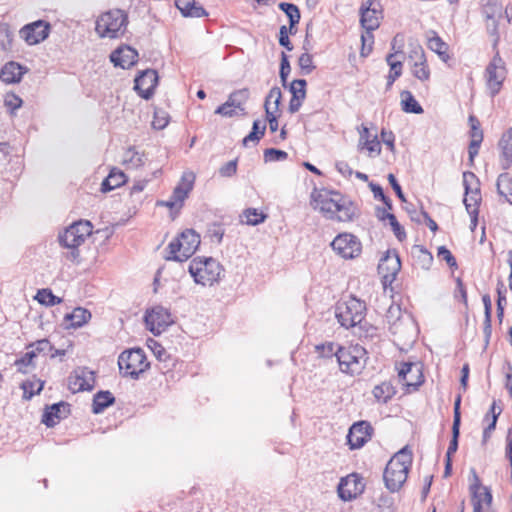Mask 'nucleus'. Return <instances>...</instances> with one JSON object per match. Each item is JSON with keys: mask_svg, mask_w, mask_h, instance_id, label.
<instances>
[{"mask_svg": "<svg viewBox=\"0 0 512 512\" xmlns=\"http://www.w3.org/2000/svg\"><path fill=\"white\" fill-rule=\"evenodd\" d=\"M311 205L326 219L337 222L352 221L357 214V207L351 200L332 190L314 189Z\"/></svg>", "mask_w": 512, "mask_h": 512, "instance_id": "1", "label": "nucleus"}, {"mask_svg": "<svg viewBox=\"0 0 512 512\" xmlns=\"http://www.w3.org/2000/svg\"><path fill=\"white\" fill-rule=\"evenodd\" d=\"M412 464V453L405 447L398 451L387 463L383 479L386 488L394 493L401 489L407 480Z\"/></svg>", "mask_w": 512, "mask_h": 512, "instance_id": "2", "label": "nucleus"}, {"mask_svg": "<svg viewBox=\"0 0 512 512\" xmlns=\"http://www.w3.org/2000/svg\"><path fill=\"white\" fill-rule=\"evenodd\" d=\"M128 23V15L125 11L111 9L98 16L95 31L100 38L117 39L124 35Z\"/></svg>", "mask_w": 512, "mask_h": 512, "instance_id": "3", "label": "nucleus"}, {"mask_svg": "<svg viewBox=\"0 0 512 512\" xmlns=\"http://www.w3.org/2000/svg\"><path fill=\"white\" fill-rule=\"evenodd\" d=\"M336 358L343 373L358 375L366 365L367 351L359 344L338 346Z\"/></svg>", "mask_w": 512, "mask_h": 512, "instance_id": "4", "label": "nucleus"}, {"mask_svg": "<svg viewBox=\"0 0 512 512\" xmlns=\"http://www.w3.org/2000/svg\"><path fill=\"white\" fill-rule=\"evenodd\" d=\"M93 226L88 220H79L67 227L63 233L59 234L60 244L71 249L70 258L76 260L79 257L77 248L84 243L86 238L92 234Z\"/></svg>", "mask_w": 512, "mask_h": 512, "instance_id": "5", "label": "nucleus"}, {"mask_svg": "<svg viewBox=\"0 0 512 512\" xmlns=\"http://www.w3.org/2000/svg\"><path fill=\"white\" fill-rule=\"evenodd\" d=\"M222 271L221 264L213 258H194L189 264V273L195 283L202 286H211L218 282Z\"/></svg>", "mask_w": 512, "mask_h": 512, "instance_id": "6", "label": "nucleus"}, {"mask_svg": "<svg viewBox=\"0 0 512 512\" xmlns=\"http://www.w3.org/2000/svg\"><path fill=\"white\" fill-rule=\"evenodd\" d=\"M365 303L355 297L340 301L335 307V316L340 325L346 329L360 325L365 318Z\"/></svg>", "mask_w": 512, "mask_h": 512, "instance_id": "7", "label": "nucleus"}, {"mask_svg": "<svg viewBox=\"0 0 512 512\" xmlns=\"http://www.w3.org/2000/svg\"><path fill=\"white\" fill-rule=\"evenodd\" d=\"M200 244V236L191 229H187L180 236L171 241L167 247V260L185 261L190 258Z\"/></svg>", "mask_w": 512, "mask_h": 512, "instance_id": "8", "label": "nucleus"}, {"mask_svg": "<svg viewBox=\"0 0 512 512\" xmlns=\"http://www.w3.org/2000/svg\"><path fill=\"white\" fill-rule=\"evenodd\" d=\"M118 366L124 376L136 379L148 369L149 362H147L146 355L141 348H134L120 354Z\"/></svg>", "mask_w": 512, "mask_h": 512, "instance_id": "9", "label": "nucleus"}, {"mask_svg": "<svg viewBox=\"0 0 512 512\" xmlns=\"http://www.w3.org/2000/svg\"><path fill=\"white\" fill-rule=\"evenodd\" d=\"M391 333L399 340L414 336V323L409 315H403L399 306H390L386 315Z\"/></svg>", "mask_w": 512, "mask_h": 512, "instance_id": "10", "label": "nucleus"}, {"mask_svg": "<svg viewBox=\"0 0 512 512\" xmlns=\"http://www.w3.org/2000/svg\"><path fill=\"white\" fill-rule=\"evenodd\" d=\"M333 250L344 259H354L361 254L362 245L358 238L350 233L339 234L332 241Z\"/></svg>", "mask_w": 512, "mask_h": 512, "instance_id": "11", "label": "nucleus"}, {"mask_svg": "<svg viewBox=\"0 0 512 512\" xmlns=\"http://www.w3.org/2000/svg\"><path fill=\"white\" fill-rule=\"evenodd\" d=\"M485 77L491 95L495 96L500 91L506 77L505 63L499 53H496L486 67Z\"/></svg>", "mask_w": 512, "mask_h": 512, "instance_id": "12", "label": "nucleus"}, {"mask_svg": "<svg viewBox=\"0 0 512 512\" xmlns=\"http://www.w3.org/2000/svg\"><path fill=\"white\" fill-rule=\"evenodd\" d=\"M463 185L465 188L464 204L469 214H475L478 211L480 201L479 180L473 172L463 173Z\"/></svg>", "mask_w": 512, "mask_h": 512, "instance_id": "13", "label": "nucleus"}, {"mask_svg": "<svg viewBox=\"0 0 512 512\" xmlns=\"http://www.w3.org/2000/svg\"><path fill=\"white\" fill-rule=\"evenodd\" d=\"M147 328L154 334L160 335L166 328L173 323L171 314L163 307L157 306L147 311L145 315Z\"/></svg>", "mask_w": 512, "mask_h": 512, "instance_id": "14", "label": "nucleus"}, {"mask_svg": "<svg viewBox=\"0 0 512 512\" xmlns=\"http://www.w3.org/2000/svg\"><path fill=\"white\" fill-rule=\"evenodd\" d=\"M50 33V24L44 20H37L23 26L20 31V37L28 45H36L44 41Z\"/></svg>", "mask_w": 512, "mask_h": 512, "instance_id": "15", "label": "nucleus"}, {"mask_svg": "<svg viewBox=\"0 0 512 512\" xmlns=\"http://www.w3.org/2000/svg\"><path fill=\"white\" fill-rule=\"evenodd\" d=\"M361 24L367 32H372L380 25L382 11L376 0H367L360 8Z\"/></svg>", "mask_w": 512, "mask_h": 512, "instance_id": "16", "label": "nucleus"}, {"mask_svg": "<svg viewBox=\"0 0 512 512\" xmlns=\"http://www.w3.org/2000/svg\"><path fill=\"white\" fill-rule=\"evenodd\" d=\"M473 480L474 482L470 486L473 512H484L492 503V494L486 486L481 485L475 472H473Z\"/></svg>", "mask_w": 512, "mask_h": 512, "instance_id": "17", "label": "nucleus"}, {"mask_svg": "<svg viewBox=\"0 0 512 512\" xmlns=\"http://www.w3.org/2000/svg\"><path fill=\"white\" fill-rule=\"evenodd\" d=\"M363 490L364 484L362 479L356 473L342 478L337 488L339 497L344 501H350L356 498Z\"/></svg>", "mask_w": 512, "mask_h": 512, "instance_id": "18", "label": "nucleus"}, {"mask_svg": "<svg viewBox=\"0 0 512 512\" xmlns=\"http://www.w3.org/2000/svg\"><path fill=\"white\" fill-rule=\"evenodd\" d=\"M399 379L407 387L416 389L423 381L422 366L420 363L404 362L398 371Z\"/></svg>", "mask_w": 512, "mask_h": 512, "instance_id": "19", "label": "nucleus"}, {"mask_svg": "<svg viewBox=\"0 0 512 512\" xmlns=\"http://www.w3.org/2000/svg\"><path fill=\"white\" fill-rule=\"evenodd\" d=\"M68 385L73 393L92 390L95 385L94 372L87 368H78L70 375Z\"/></svg>", "mask_w": 512, "mask_h": 512, "instance_id": "20", "label": "nucleus"}, {"mask_svg": "<svg viewBox=\"0 0 512 512\" xmlns=\"http://www.w3.org/2000/svg\"><path fill=\"white\" fill-rule=\"evenodd\" d=\"M401 269V262L398 253L388 250L380 259L378 272L385 281L392 282Z\"/></svg>", "mask_w": 512, "mask_h": 512, "instance_id": "21", "label": "nucleus"}, {"mask_svg": "<svg viewBox=\"0 0 512 512\" xmlns=\"http://www.w3.org/2000/svg\"><path fill=\"white\" fill-rule=\"evenodd\" d=\"M158 84V75L155 70L147 69L135 79L134 89L143 99H150Z\"/></svg>", "mask_w": 512, "mask_h": 512, "instance_id": "22", "label": "nucleus"}, {"mask_svg": "<svg viewBox=\"0 0 512 512\" xmlns=\"http://www.w3.org/2000/svg\"><path fill=\"white\" fill-rule=\"evenodd\" d=\"M372 427L366 421L354 423L347 435L348 444L351 449L362 447L371 436Z\"/></svg>", "mask_w": 512, "mask_h": 512, "instance_id": "23", "label": "nucleus"}, {"mask_svg": "<svg viewBox=\"0 0 512 512\" xmlns=\"http://www.w3.org/2000/svg\"><path fill=\"white\" fill-rule=\"evenodd\" d=\"M138 52L130 46H121L110 55V60L116 67L128 69L137 62Z\"/></svg>", "mask_w": 512, "mask_h": 512, "instance_id": "24", "label": "nucleus"}, {"mask_svg": "<svg viewBox=\"0 0 512 512\" xmlns=\"http://www.w3.org/2000/svg\"><path fill=\"white\" fill-rule=\"evenodd\" d=\"M502 4L499 0H485L483 13L487 19V30L491 35L497 34L498 19L502 17Z\"/></svg>", "mask_w": 512, "mask_h": 512, "instance_id": "25", "label": "nucleus"}, {"mask_svg": "<svg viewBox=\"0 0 512 512\" xmlns=\"http://www.w3.org/2000/svg\"><path fill=\"white\" fill-rule=\"evenodd\" d=\"M70 405L66 402H59L47 407L43 416L42 423L47 427H54L61 419L67 417L70 412Z\"/></svg>", "mask_w": 512, "mask_h": 512, "instance_id": "26", "label": "nucleus"}, {"mask_svg": "<svg viewBox=\"0 0 512 512\" xmlns=\"http://www.w3.org/2000/svg\"><path fill=\"white\" fill-rule=\"evenodd\" d=\"M500 153V165L503 170L512 166V127L503 133L498 143Z\"/></svg>", "mask_w": 512, "mask_h": 512, "instance_id": "27", "label": "nucleus"}, {"mask_svg": "<svg viewBox=\"0 0 512 512\" xmlns=\"http://www.w3.org/2000/svg\"><path fill=\"white\" fill-rule=\"evenodd\" d=\"M359 146L362 149L368 150L370 156H378L381 152V145L377 135H374L371 138L369 129L363 125L361 126L360 131Z\"/></svg>", "mask_w": 512, "mask_h": 512, "instance_id": "28", "label": "nucleus"}, {"mask_svg": "<svg viewBox=\"0 0 512 512\" xmlns=\"http://www.w3.org/2000/svg\"><path fill=\"white\" fill-rule=\"evenodd\" d=\"M24 74L23 67L16 62L6 63L0 71V79L2 82L11 84L20 82Z\"/></svg>", "mask_w": 512, "mask_h": 512, "instance_id": "29", "label": "nucleus"}, {"mask_svg": "<svg viewBox=\"0 0 512 512\" xmlns=\"http://www.w3.org/2000/svg\"><path fill=\"white\" fill-rule=\"evenodd\" d=\"M175 5L184 17L200 18L207 15L205 9L195 0H175Z\"/></svg>", "mask_w": 512, "mask_h": 512, "instance_id": "30", "label": "nucleus"}, {"mask_svg": "<svg viewBox=\"0 0 512 512\" xmlns=\"http://www.w3.org/2000/svg\"><path fill=\"white\" fill-rule=\"evenodd\" d=\"M501 413L502 408L500 406H497L496 402L494 401L483 419V422L487 423V426L484 428L483 431V443H486L487 440L490 438L492 432L496 428L497 419Z\"/></svg>", "mask_w": 512, "mask_h": 512, "instance_id": "31", "label": "nucleus"}, {"mask_svg": "<svg viewBox=\"0 0 512 512\" xmlns=\"http://www.w3.org/2000/svg\"><path fill=\"white\" fill-rule=\"evenodd\" d=\"M115 402V398L110 391H99L94 395L92 403V412L102 413L107 407Z\"/></svg>", "mask_w": 512, "mask_h": 512, "instance_id": "32", "label": "nucleus"}, {"mask_svg": "<svg viewBox=\"0 0 512 512\" xmlns=\"http://www.w3.org/2000/svg\"><path fill=\"white\" fill-rule=\"evenodd\" d=\"M90 318L91 313L87 309L77 307L65 316V321L69 322L68 327L78 328L86 324Z\"/></svg>", "mask_w": 512, "mask_h": 512, "instance_id": "33", "label": "nucleus"}, {"mask_svg": "<svg viewBox=\"0 0 512 512\" xmlns=\"http://www.w3.org/2000/svg\"><path fill=\"white\" fill-rule=\"evenodd\" d=\"M126 182V176L122 171L112 169L109 175L104 179L101 184V191H111Z\"/></svg>", "mask_w": 512, "mask_h": 512, "instance_id": "34", "label": "nucleus"}, {"mask_svg": "<svg viewBox=\"0 0 512 512\" xmlns=\"http://www.w3.org/2000/svg\"><path fill=\"white\" fill-rule=\"evenodd\" d=\"M279 8L287 15L289 18V31L291 34L295 33L294 31L295 26L299 23L301 15L299 8L292 4V3H286L282 2L279 4Z\"/></svg>", "mask_w": 512, "mask_h": 512, "instance_id": "35", "label": "nucleus"}, {"mask_svg": "<svg viewBox=\"0 0 512 512\" xmlns=\"http://www.w3.org/2000/svg\"><path fill=\"white\" fill-rule=\"evenodd\" d=\"M373 395L377 401L387 403L395 394V388L390 382H382L373 389Z\"/></svg>", "mask_w": 512, "mask_h": 512, "instance_id": "36", "label": "nucleus"}, {"mask_svg": "<svg viewBox=\"0 0 512 512\" xmlns=\"http://www.w3.org/2000/svg\"><path fill=\"white\" fill-rule=\"evenodd\" d=\"M428 47L430 50L438 54L441 60L444 62L448 61V45L436 33L428 39Z\"/></svg>", "mask_w": 512, "mask_h": 512, "instance_id": "37", "label": "nucleus"}, {"mask_svg": "<svg viewBox=\"0 0 512 512\" xmlns=\"http://www.w3.org/2000/svg\"><path fill=\"white\" fill-rule=\"evenodd\" d=\"M401 104H402V110L406 113H414V114L423 113V108L415 100L414 96L412 95V93L410 91H403L401 93Z\"/></svg>", "mask_w": 512, "mask_h": 512, "instance_id": "38", "label": "nucleus"}, {"mask_svg": "<svg viewBox=\"0 0 512 512\" xmlns=\"http://www.w3.org/2000/svg\"><path fill=\"white\" fill-rule=\"evenodd\" d=\"M282 98V92L279 87H273L270 89L268 95L266 96L264 108L265 111H274V113H278L279 106Z\"/></svg>", "mask_w": 512, "mask_h": 512, "instance_id": "39", "label": "nucleus"}, {"mask_svg": "<svg viewBox=\"0 0 512 512\" xmlns=\"http://www.w3.org/2000/svg\"><path fill=\"white\" fill-rule=\"evenodd\" d=\"M124 163L128 168L137 169L145 163L144 154L130 148L124 155Z\"/></svg>", "mask_w": 512, "mask_h": 512, "instance_id": "40", "label": "nucleus"}, {"mask_svg": "<svg viewBox=\"0 0 512 512\" xmlns=\"http://www.w3.org/2000/svg\"><path fill=\"white\" fill-rule=\"evenodd\" d=\"M266 124L263 121L255 120L253 122L252 131L243 139V144L248 145L249 142H258L264 135Z\"/></svg>", "mask_w": 512, "mask_h": 512, "instance_id": "41", "label": "nucleus"}, {"mask_svg": "<svg viewBox=\"0 0 512 512\" xmlns=\"http://www.w3.org/2000/svg\"><path fill=\"white\" fill-rule=\"evenodd\" d=\"M35 299L43 305L54 306L60 304L62 299L55 296L50 289H41L37 292Z\"/></svg>", "mask_w": 512, "mask_h": 512, "instance_id": "42", "label": "nucleus"}, {"mask_svg": "<svg viewBox=\"0 0 512 512\" xmlns=\"http://www.w3.org/2000/svg\"><path fill=\"white\" fill-rule=\"evenodd\" d=\"M249 95H250L249 89L242 88V89L232 92L229 95L228 100L234 106V108H237V109H240L241 111H243L244 109L242 108V105L248 100Z\"/></svg>", "mask_w": 512, "mask_h": 512, "instance_id": "43", "label": "nucleus"}, {"mask_svg": "<svg viewBox=\"0 0 512 512\" xmlns=\"http://www.w3.org/2000/svg\"><path fill=\"white\" fill-rule=\"evenodd\" d=\"M242 222L247 225H258L265 221L266 215L257 211V209L249 208L246 209L242 214Z\"/></svg>", "mask_w": 512, "mask_h": 512, "instance_id": "44", "label": "nucleus"}, {"mask_svg": "<svg viewBox=\"0 0 512 512\" xmlns=\"http://www.w3.org/2000/svg\"><path fill=\"white\" fill-rule=\"evenodd\" d=\"M497 190L500 195H512V177L508 173H502L497 179Z\"/></svg>", "mask_w": 512, "mask_h": 512, "instance_id": "45", "label": "nucleus"}, {"mask_svg": "<svg viewBox=\"0 0 512 512\" xmlns=\"http://www.w3.org/2000/svg\"><path fill=\"white\" fill-rule=\"evenodd\" d=\"M27 349H32L36 356H45L47 354H50V352L53 351V346L51 345L50 341L47 339H41L38 340L32 344H30Z\"/></svg>", "mask_w": 512, "mask_h": 512, "instance_id": "46", "label": "nucleus"}, {"mask_svg": "<svg viewBox=\"0 0 512 512\" xmlns=\"http://www.w3.org/2000/svg\"><path fill=\"white\" fill-rule=\"evenodd\" d=\"M411 72L414 77L420 81H427L430 78V70L427 65V61H422L412 64Z\"/></svg>", "mask_w": 512, "mask_h": 512, "instance_id": "47", "label": "nucleus"}, {"mask_svg": "<svg viewBox=\"0 0 512 512\" xmlns=\"http://www.w3.org/2000/svg\"><path fill=\"white\" fill-rule=\"evenodd\" d=\"M339 345L333 342H326L315 346V352L323 358H330L332 356H336L337 347Z\"/></svg>", "mask_w": 512, "mask_h": 512, "instance_id": "48", "label": "nucleus"}, {"mask_svg": "<svg viewBox=\"0 0 512 512\" xmlns=\"http://www.w3.org/2000/svg\"><path fill=\"white\" fill-rule=\"evenodd\" d=\"M306 84L304 79L294 80L290 85L292 97L295 98L297 96L299 99L304 100L306 97Z\"/></svg>", "mask_w": 512, "mask_h": 512, "instance_id": "49", "label": "nucleus"}, {"mask_svg": "<svg viewBox=\"0 0 512 512\" xmlns=\"http://www.w3.org/2000/svg\"><path fill=\"white\" fill-rule=\"evenodd\" d=\"M169 123V115L164 110H155L154 117L152 121V126L154 129L162 130Z\"/></svg>", "mask_w": 512, "mask_h": 512, "instance_id": "50", "label": "nucleus"}, {"mask_svg": "<svg viewBox=\"0 0 512 512\" xmlns=\"http://www.w3.org/2000/svg\"><path fill=\"white\" fill-rule=\"evenodd\" d=\"M469 124L471 127V130H470L471 140L483 141V131L480 127V122L474 115L469 116Z\"/></svg>", "mask_w": 512, "mask_h": 512, "instance_id": "51", "label": "nucleus"}, {"mask_svg": "<svg viewBox=\"0 0 512 512\" xmlns=\"http://www.w3.org/2000/svg\"><path fill=\"white\" fill-rule=\"evenodd\" d=\"M288 154L283 150L268 148L264 151V160L266 162L282 161L287 158Z\"/></svg>", "mask_w": 512, "mask_h": 512, "instance_id": "52", "label": "nucleus"}, {"mask_svg": "<svg viewBox=\"0 0 512 512\" xmlns=\"http://www.w3.org/2000/svg\"><path fill=\"white\" fill-rule=\"evenodd\" d=\"M44 383L41 381H37L36 383L25 382L22 385L24 390V397L30 399L34 394L40 393L43 389Z\"/></svg>", "mask_w": 512, "mask_h": 512, "instance_id": "53", "label": "nucleus"}, {"mask_svg": "<svg viewBox=\"0 0 512 512\" xmlns=\"http://www.w3.org/2000/svg\"><path fill=\"white\" fill-rule=\"evenodd\" d=\"M298 64L304 74H310L315 69L312 56L309 53L301 54L298 59Z\"/></svg>", "mask_w": 512, "mask_h": 512, "instance_id": "54", "label": "nucleus"}, {"mask_svg": "<svg viewBox=\"0 0 512 512\" xmlns=\"http://www.w3.org/2000/svg\"><path fill=\"white\" fill-rule=\"evenodd\" d=\"M408 58L413 63L425 61L426 57L422 46L418 44L411 45Z\"/></svg>", "mask_w": 512, "mask_h": 512, "instance_id": "55", "label": "nucleus"}, {"mask_svg": "<svg viewBox=\"0 0 512 512\" xmlns=\"http://www.w3.org/2000/svg\"><path fill=\"white\" fill-rule=\"evenodd\" d=\"M194 181L195 176L192 172L184 173L176 187L181 188L187 194H189V192L193 189Z\"/></svg>", "mask_w": 512, "mask_h": 512, "instance_id": "56", "label": "nucleus"}, {"mask_svg": "<svg viewBox=\"0 0 512 512\" xmlns=\"http://www.w3.org/2000/svg\"><path fill=\"white\" fill-rule=\"evenodd\" d=\"M386 217H387V220L389 221V224H390V226H391L395 236L399 240H402L403 238H405L406 237V233H405L404 229L402 228V226L397 221L395 215L391 214V213H388L386 215Z\"/></svg>", "mask_w": 512, "mask_h": 512, "instance_id": "57", "label": "nucleus"}, {"mask_svg": "<svg viewBox=\"0 0 512 512\" xmlns=\"http://www.w3.org/2000/svg\"><path fill=\"white\" fill-rule=\"evenodd\" d=\"M460 435V427L452 426V439L446 452V458H450L458 449V438Z\"/></svg>", "mask_w": 512, "mask_h": 512, "instance_id": "58", "label": "nucleus"}, {"mask_svg": "<svg viewBox=\"0 0 512 512\" xmlns=\"http://www.w3.org/2000/svg\"><path fill=\"white\" fill-rule=\"evenodd\" d=\"M36 357L32 349H27V352L20 359L16 360L15 365L21 370L22 367L34 365V359Z\"/></svg>", "mask_w": 512, "mask_h": 512, "instance_id": "59", "label": "nucleus"}, {"mask_svg": "<svg viewBox=\"0 0 512 512\" xmlns=\"http://www.w3.org/2000/svg\"><path fill=\"white\" fill-rule=\"evenodd\" d=\"M290 71H291V67H290V63L288 60V56L284 52H282L281 63H280V78L283 82V85H285Z\"/></svg>", "mask_w": 512, "mask_h": 512, "instance_id": "60", "label": "nucleus"}, {"mask_svg": "<svg viewBox=\"0 0 512 512\" xmlns=\"http://www.w3.org/2000/svg\"><path fill=\"white\" fill-rule=\"evenodd\" d=\"M362 49L361 56H368L372 51L373 35L371 32H367L361 36Z\"/></svg>", "mask_w": 512, "mask_h": 512, "instance_id": "61", "label": "nucleus"}, {"mask_svg": "<svg viewBox=\"0 0 512 512\" xmlns=\"http://www.w3.org/2000/svg\"><path fill=\"white\" fill-rule=\"evenodd\" d=\"M151 345L149 347L151 348L153 354L156 356V358L159 361H166L169 357L164 347L159 344L158 342L154 340H150Z\"/></svg>", "mask_w": 512, "mask_h": 512, "instance_id": "62", "label": "nucleus"}, {"mask_svg": "<svg viewBox=\"0 0 512 512\" xmlns=\"http://www.w3.org/2000/svg\"><path fill=\"white\" fill-rule=\"evenodd\" d=\"M289 28H287L285 25L280 27L279 30V44L283 47H285L287 50L291 51L293 49V46L289 39Z\"/></svg>", "mask_w": 512, "mask_h": 512, "instance_id": "63", "label": "nucleus"}, {"mask_svg": "<svg viewBox=\"0 0 512 512\" xmlns=\"http://www.w3.org/2000/svg\"><path fill=\"white\" fill-rule=\"evenodd\" d=\"M237 171V161L231 160L227 163H225L222 167L219 169V174L222 177H231L233 176Z\"/></svg>", "mask_w": 512, "mask_h": 512, "instance_id": "64", "label": "nucleus"}]
</instances>
